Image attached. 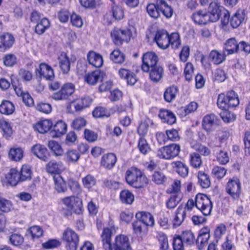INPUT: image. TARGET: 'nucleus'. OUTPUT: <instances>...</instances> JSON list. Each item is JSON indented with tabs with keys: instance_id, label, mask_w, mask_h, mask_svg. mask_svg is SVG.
Here are the masks:
<instances>
[{
	"instance_id": "nucleus-1",
	"label": "nucleus",
	"mask_w": 250,
	"mask_h": 250,
	"mask_svg": "<svg viewBox=\"0 0 250 250\" xmlns=\"http://www.w3.org/2000/svg\"><path fill=\"white\" fill-rule=\"evenodd\" d=\"M125 178L127 183L135 188H142L148 183V179L144 173L134 167L130 168L126 171Z\"/></svg>"
},
{
	"instance_id": "nucleus-2",
	"label": "nucleus",
	"mask_w": 250,
	"mask_h": 250,
	"mask_svg": "<svg viewBox=\"0 0 250 250\" xmlns=\"http://www.w3.org/2000/svg\"><path fill=\"white\" fill-rule=\"evenodd\" d=\"M146 10L149 15L154 19L160 16V12L167 18L172 16V8L165 0H156L155 4H149L147 6Z\"/></svg>"
},
{
	"instance_id": "nucleus-3",
	"label": "nucleus",
	"mask_w": 250,
	"mask_h": 250,
	"mask_svg": "<svg viewBox=\"0 0 250 250\" xmlns=\"http://www.w3.org/2000/svg\"><path fill=\"white\" fill-rule=\"evenodd\" d=\"M218 107L222 110L229 107H236L239 104L237 94L232 90L228 91L225 95L221 93L218 95L217 102Z\"/></svg>"
},
{
	"instance_id": "nucleus-4",
	"label": "nucleus",
	"mask_w": 250,
	"mask_h": 250,
	"mask_svg": "<svg viewBox=\"0 0 250 250\" xmlns=\"http://www.w3.org/2000/svg\"><path fill=\"white\" fill-rule=\"evenodd\" d=\"M195 206L204 215L208 216L211 213L213 206L207 195L203 193H198L195 198Z\"/></svg>"
},
{
	"instance_id": "nucleus-5",
	"label": "nucleus",
	"mask_w": 250,
	"mask_h": 250,
	"mask_svg": "<svg viewBox=\"0 0 250 250\" xmlns=\"http://www.w3.org/2000/svg\"><path fill=\"white\" fill-rule=\"evenodd\" d=\"M75 89V85L73 83H66L59 91L53 93L50 97L55 101L66 100L74 93Z\"/></svg>"
},
{
	"instance_id": "nucleus-6",
	"label": "nucleus",
	"mask_w": 250,
	"mask_h": 250,
	"mask_svg": "<svg viewBox=\"0 0 250 250\" xmlns=\"http://www.w3.org/2000/svg\"><path fill=\"white\" fill-rule=\"evenodd\" d=\"M62 202L67 208L74 213L80 214L83 212L82 200L77 196H70L62 199Z\"/></svg>"
},
{
	"instance_id": "nucleus-7",
	"label": "nucleus",
	"mask_w": 250,
	"mask_h": 250,
	"mask_svg": "<svg viewBox=\"0 0 250 250\" xmlns=\"http://www.w3.org/2000/svg\"><path fill=\"white\" fill-rule=\"evenodd\" d=\"M62 239L65 242L66 250H76L79 238L78 234L72 229H67L63 233Z\"/></svg>"
},
{
	"instance_id": "nucleus-8",
	"label": "nucleus",
	"mask_w": 250,
	"mask_h": 250,
	"mask_svg": "<svg viewBox=\"0 0 250 250\" xmlns=\"http://www.w3.org/2000/svg\"><path fill=\"white\" fill-rule=\"evenodd\" d=\"M226 191L233 199H238L241 192V184L240 180L233 177L229 180L226 186Z\"/></svg>"
},
{
	"instance_id": "nucleus-9",
	"label": "nucleus",
	"mask_w": 250,
	"mask_h": 250,
	"mask_svg": "<svg viewBox=\"0 0 250 250\" xmlns=\"http://www.w3.org/2000/svg\"><path fill=\"white\" fill-rule=\"evenodd\" d=\"M131 32L129 29L122 30L115 28L111 32V36L116 45L122 44L123 42H127L130 40Z\"/></svg>"
},
{
	"instance_id": "nucleus-10",
	"label": "nucleus",
	"mask_w": 250,
	"mask_h": 250,
	"mask_svg": "<svg viewBox=\"0 0 250 250\" xmlns=\"http://www.w3.org/2000/svg\"><path fill=\"white\" fill-rule=\"evenodd\" d=\"M170 36L164 29L158 30L155 35L154 41L157 45L163 49L167 48L170 43Z\"/></svg>"
},
{
	"instance_id": "nucleus-11",
	"label": "nucleus",
	"mask_w": 250,
	"mask_h": 250,
	"mask_svg": "<svg viewBox=\"0 0 250 250\" xmlns=\"http://www.w3.org/2000/svg\"><path fill=\"white\" fill-rule=\"evenodd\" d=\"M142 61V70L148 71L150 68L158 65V58L154 52H148L143 55Z\"/></svg>"
},
{
	"instance_id": "nucleus-12",
	"label": "nucleus",
	"mask_w": 250,
	"mask_h": 250,
	"mask_svg": "<svg viewBox=\"0 0 250 250\" xmlns=\"http://www.w3.org/2000/svg\"><path fill=\"white\" fill-rule=\"evenodd\" d=\"M110 250H132L129 238L125 235H119L115 238V243Z\"/></svg>"
},
{
	"instance_id": "nucleus-13",
	"label": "nucleus",
	"mask_w": 250,
	"mask_h": 250,
	"mask_svg": "<svg viewBox=\"0 0 250 250\" xmlns=\"http://www.w3.org/2000/svg\"><path fill=\"white\" fill-rule=\"evenodd\" d=\"M92 99L89 97H84L81 99L71 102L67 107L69 113H72L74 111L72 107H74L76 111H81L84 108L88 107L92 103Z\"/></svg>"
},
{
	"instance_id": "nucleus-14",
	"label": "nucleus",
	"mask_w": 250,
	"mask_h": 250,
	"mask_svg": "<svg viewBox=\"0 0 250 250\" xmlns=\"http://www.w3.org/2000/svg\"><path fill=\"white\" fill-rule=\"evenodd\" d=\"M225 8L221 6L217 1L211 2L208 7L210 21L216 22L220 18L221 15L225 10Z\"/></svg>"
},
{
	"instance_id": "nucleus-15",
	"label": "nucleus",
	"mask_w": 250,
	"mask_h": 250,
	"mask_svg": "<svg viewBox=\"0 0 250 250\" xmlns=\"http://www.w3.org/2000/svg\"><path fill=\"white\" fill-rule=\"evenodd\" d=\"M36 75L40 78H44L46 80L52 81L54 74L53 69L45 63H42L35 71Z\"/></svg>"
},
{
	"instance_id": "nucleus-16",
	"label": "nucleus",
	"mask_w": 250,
	"mask_h": 250,
	"mask_svg": "<svg viewBox=\"0 0 250 250\" xmlns=\"http://www.w3.org/2000/svg\"><path fill=\"white\" fill-rule=\"evenodd\" d=\"M15 42V38L9 33L0 35V52H4L10 49Z\"/></svg>"
},
{
	"instance_id": "nucleus-17",
	"label": "nucleus",
	"mask_w": 250,
	"mask_h": 250,
	"mask_svg": "<svg viewBox=\"0 0 250 250\" xmlns=\"http://www.w3.org/2000/svg\"><path fill=\"white\" fill-rule=\"evenodd\" d=\"M219 125V120L213 114L206 115L203 119L202 126L208 132H210Z\"/></svg>"
},
{
	"instance_id": "nucleus-18",
	"label": "nucleus",
	"mask_w": 250,
	"mask_h": 250,
	"mask_svg": "<svg viewBox=\"0 0 250 250\" xmlns=\"http://www.w3.org/2000/svg\"><path fill=\"white\" fill-rule=\"evenodd\" d=\"M59 67L64 74L68 73L70 70L71 62H74L75 60L70 59L67 54L64 52H62L58 58Z\"/></svg>"
},
{
	"instance_id": "nucleus-19",
	"label": "nucleus",
	"mask_w": 250,
	"mask_h": 250,
	"mask_svg": "<svg viewBox=\"0 0 250 250\" xmlns=\"http://www.w3.org/2000/svg\"><path fill=\"white\" fill-rule=\"evenodd\" d=\"M104 73L100 70H96L85 76V81L89 84L94 85L104 78Z\"/></svg>"
},
{
	"instance_id": "nucleus-20",
	"label": "nucleus",
	"mask_w": 250,
	"mask_h": 250,
	"mask_svg": "<svg viewBox=\"0 0 250 250\" xmlns=\"http://www.w3.org/2000/svg\"><path fill=\"white\" fill-rule=\"evenodd\" d=\"M116 161L117 158L114 154L108 153L103 156L101 164L106 169H111L115 166Z\"/></svg>"
},
{
	"instance_id": "nucleus-21",
	"label": "nucleus",
	"mask_w": 250,
	"mask_h": 250,
	"mask_svg": "<svg viewBox=\"0 0 250 250\" xmlns=\"http://www.w3.org/2000/svg\"><path fill=\"white\" fill-rule=\"evenodd\" d=\"M31 151L34 155L44 161H47V149L43 145L38 144L34 145L31 148Z\"/></svg>"
},
{
	"instance_id": "nucleus-22",
	"label": "nucleus",
	"mask_w": 250,
	"mask_h": 250,
	"mask_svg": "<svg viewBox=\"0 0 250 250\" xmlns=\"http://www.w3.org/2000/svg\"><path fill=\"white\" fill-rule=\"evenodd\" d=\"M136 218L146 227L152 226L154 223L152 215L149 212L145 211L138 212L136 214Z\"/></svg>"
},
{
	"instance_id": "nucleus-23",
	"label": "nucleus",
	"mask_w": 250,
	"mask_h": 250,
	"mask_svg": "<svg viewBox=\"0 0 250 250\" xmlns=\"http://www.w3.org/2000/svg\"><path fill=\"white\" fill-rule=\"evenodd\" d=\"M192 19L199 24H206L210 21L209 15L206 11L199 10L193 14Z\"/></svg>"
},
{
	"instance_id": "nucleus-24",
	"label": "nucleus",
	"mask_w": 250,
	"mask_h": 250,
	"mask_svg": "<svg viewBox=\"0 0 250 250\" xmlns=\"http://www.w3.org/2000/svg\"><path fill=\"white\" fill-rule=\"evenodd\" d=\"M53 179L54 184V189L58 193H64L67 191L66 183L60 175H54Z\"/></svg>"
},
{
	"instance_id": "nucleus-25",
	"label": "nucleus",
	"mask_w": 250,
	"mask_h": 250,
	"mask_svg": "<svg viewBox=\"0 0 250 250\" xmlns=\"http://www.w3.org/2000/svg\"><path fill=\"white\" fill-rule=\"evenodd\" d=\"M226 57L224 52H220L217 50H212L209 53L208 58L213 64L218 65L225 61Z\"/></svg>"
},
{
	"instance_id": "nucleus-26",
	"label": "nucleus",
	"mask_w": 250,
	"mask_h": 250,
	"mask_svg": "<svg viewBox=\"0 0 250 250\" xmlns=\"http://www.w3.org/2000/svg\"><path fill=\"white\" fill-rule=\"evenodd\" d=\"M145 72H149L150 79L155 83L158 82L163 76V69L158 65L150 68L149 71Z\"/></svg>"
},
{
	"instance_id": "nucleus-27",
	"label": "nucleus",
	"mask_w": 250,
	"mask_h": 250,
	"mask_svg": "<svg viewBox=\"0 0 250 250\" xmlns=\"http://www.w3.org/2000/svg\"><path fill=\"white\" fill-rule=\"evenodd\" d=\"M245 18V11L239 9L230 20V24L233 28L238 27L244 21Z\"/></svg>"
},
{
	"instance_id": "nucleus-28",
	"label": "nucleus",
	"mask_w": 250,
	"mask_h": 250,
	"mask_svg": "<svg viewBox=\"0 0 250 250\" xmlns=\"http://www.w3.org/2000/svg\"><path fill=\"white\" fill-rule=\"evenodd\" d=\"M62 164L61 162H57L55 161H50L46 166V169L48 173L53 175H60L62 171Z\"/></svg>"
},
{
	"instance_id": "nucleus-29",
	"label": "nucleus",
	"mask_w": 250,
	"mask_h": 250,
	"mask_svg": "<svg viewBox=\"0 0 250 250\" xmlns=\"http://www.w3.org/2000/svg\"><path fill=\"white\" fill-rule=\"evenodd\" d=\"M88 61L91 65L95 67H100L103 64L102 56L94 51H90L87 56Z\"/></svg>"
},
{
	"instance_id": "nucleus-30",
	"label": "nucleus",
	"mask_w": 250,
	"mask_h": 250,
	"mask_svg": "<svg viewBox=\"0 0 250 250\" xmlns=\"http://www.w3.org/2000/svg\"><path fill=\"white\" fill-rule=\"evenodd\" d=\"M5 177L8 183L12 186H16L21 182L19 171L15 168H11Z\"/></svg>"
},
{
	"instance_id": "nucleus-31",
	"label": "nucleus",
	"mask_w": 250,
	"mask_h": 250,
	"mask_svg": "<svg viewBox=\"0 0 250 250\" xmlns=\"http://www.w3.org/2000/svg\"><path fill=\"white\" fill-rule=\"evenodd\" d=\"M173 169L184 178L186 177L188 173V166L181 161H173Z\"/></svg>"
},
{
	"instance_id": "nucleus-32",
	"label": "nucleus",
	"mask_w": 250,
	"mask_h": 250,
	"mask_svg": "<svg viewBox=\"0 0 250 250\" xmlns=\"http://www.w3.org/2000/svg\"><path fill=\"white\" fill-rule=\"evenodd\" d=\"M224 49L228 55L236 53L239 51V43L235 38H230L226 42Z\"/></svg>"
},
{
	"instance_id": "nucleus-33",
	"label": "nucleus",
	"mask_w": 250,
	"mask_h": 250,
	"mask_svg": "<svg viewBox=\"0 0 250 250\" xmlns=\"http://www.w3.org/2000/svg\"><path fill=\"white\" fill-rule=\"evenodd\" d=\"M112 234V230L109 228H104L101 235L104 248L105 250L111 248V237Z\"/></svg>"
},
{
	"instance_id": "nucleus-34",
	"label": "nucleus",
	"mask_w": 250,
	"mask_h": 250,
	"mask_svg": "<svg viewBox=\"0 0 250 250\" xmlns=\"http://www.w3.org/2000/svg\"><path fill=\"white\" fill-rule=\"evenodd\" d=\"M67 125L62 121H59L53 126L51 131L52 137H59L64 134L66 131Z\"/></svg>"
},
{
	"instance_id": "nucleus-35",
	"label": "nucleus",
	"mask_w": 250,
	"mask_h": 250,
	"mask_svg": "<svg viewBox=\"0 0 250 250\" xmlns=\"http://www.w3.org/2000/svg\"><path fill=\"white\" fill-rule=\"evenodd\" d=\"M80 157V153L76 149H68L64 154V161L70 163H76Z\"/></svg>"
},
{
	"instance_id": "nucleus-36",
	"label": "nucleus",
	"mask_w": 250,
	"mask_h": 250,
	"mask_svg": "<svg viewBox=\"0 0 250 250\" xmlns=\"http://www.w3.org/2000/svg\"><path fill=\"white\" fill-rule=\"evenodd\" d=\"M52 126V123L49 120H43L36 124L34 128L40 133H44L47 132Z\"/></svg>"
},
{
	"instance_id": "nucleus-37",
	"label": "nucleus",
	"mask_w": 250,
	"mask_h": 250,
	"mask_svg": "<svg viewBox=\"0 0 250 250\" xmlns=\"http://www.w3.org/2000/svg\"><path fill=\"white\" fill-rule=\"evenodd\" d=\"M21 182L30 181L32 178V172L30 166L24 165L22 166L20 171H19Z\"/></svg>"
},
{
	"instance_id": "nucleus-38",
	"label": "nucleus",
	"mask_w": 250,
	"mask_h": 250,
	"mask_svg": "<svg viewBox=\"0 0 250 250\" xmlns=\"http://www.w3.org/2000/svg\"><path fill=\"white\" fill-rule=\"evenodd\" d=\"M181 188V181L179 180H175L173 184V200H174L175 203H178L182 197Z\"/></svg>"
},
{
	"instance_id": "nucleus-39",
	"label": "nucleus",
	"mask_w": 250,
	"mask_h": 250,
	"mask_svg": "<svg viewBox=\"0 0 250 250\" xmlns=\"http://www.w3.org/2000/svg\"><path fill=\"white\" fill-rule=\"evenodd\" d=\"M157 156L160 158L170 159L172 157V145L169 144L160 148L157 151Z\"/></svg>"
},
{
	"instance_id": "nucleus-40",
	"label": "nucleus",
	"mask_w": 250,
	"mask_h": 250,
	"mask_svg": "<svg viewBox=\"0 0 250 250\" xmlns=\"http://www.w3.org/2000/svg\"><path fill=\"white\" fill-rule=\"evenodd\" d=\"M15 110L14 104L11 102L4 100L0 105V112L5 115H11Z\"/></svg>"
},
{
	"instance_id": "nucleus-41",
	"label": "nucleus",
	"mask_w": 250,
	"mask_h": 250,
	"mask_svg": "<svg viewBox=\"0 0 250 250\" xmlns=\"http://www.w3.org/2000/svg\"><path fill=\"white\" fill-rule=\"evenodd\" d=\"M50 26V22L46 18H43L37 22L35 28V32L38 35L42 34Z\"/></svg>"
},
{
	"instance_id": "nucleus-42",
	"label": "nucleus",
	"mask_w": 250,
	"mask_h": 250,
	"mask_svg": "<svg viewBox=\"0 0 250 250\" xmlns=\"http://www.w3.org/2000/svg\"><path fill=\"white\" fill-rule=\"evenodd\" d=\"M120 199L122 203L130 205L134 200V196L129 190L125 189L120 192Z\"/></svg>"
},
{
	"instance_id": "nucleus-43",
	"label": "nucleus",
	"mask_w": 250,
	"mask_h": 250,
	"mask_svg": "<svg viewBox=\"0 0 250 250\" xmlns=\"http://www.w3.org/2000/svg\"><path fill=\"white\" fill-rule=\"evenodd\" d=\"M48 146L56 156H61L63 154V149L58 142L53 140L49 141Z\"/></svg>"
},
{
	"instance_id": "nucleus-44",
	"label": "nucleus",
	"mask_w": 250,
	"mask_h": 250,
	"mask_svg": "<svg viewBox=\"0 0 250 250\" xmlns=\"http://www.w3.org/2000/svg\"><path fill=\"white\" fill-rule=\"evenodd\" d=\"M198 182L200 186L204 188H208L210 185L209 176L203 171H199L198 173Z\"/></svg>"
},
{
	"instance_id": "nucleus-45",
	"label": "nucleus",
	"mask_w": 250,
	"mask_h": 250,
	"mask_svg": "<svg viewBox=\"0 0 250 250\" xmlns=\"http://www.w3.org/2000/svg\"><path fill=\"white\" fill-rule=\"evenodd\" d=\"M110 59L114 63H122L125 59V55L119 49H115L110 55Z\"/></svg>"
},
{
	"instance_id": "nucleus-46",
	"label": "nucleus",
	"mask_w": 250,
	"mask_h": 250,
	"mask_svg": "<svg viewBox=\"0 0 250 250\" xmlns=\"http://www.w3.org/2000/svg\"><path fill=\"white\" fill-rule=\"evenodd\" d=\"M189 163L194 168H199L202 164V160L200 155L196 152L190 153L189 155Z\"/></svg>"
},
{
	"instance_id": "nucleus-47",
	"label": "nucleus",
	"mask_w": 250,
	"mask_h": 250,
	"mask_svg": "<svg viewBox=\"0 0 250 250\" xmlns=\"http://www.w3.org/2000/svg\"><path fill=\"white\" fill-rule=\"evenodd\" d=\"M23 157V151L21 148H12L9 152V158L13 161H19Z\"/></svg>"
},
{
	"instance_id": "nucleus-48",
	"label": "nucleus",
	"mask_w": 250,
	"mask_h": 250,
	"mask_svg": "<svg viewBox=\"0 0 250 250\" xmlns=\"http://www.w3.org/2000/svg\"><path fill=\"white\" fill-rule=\"evenodd\" d=\"M182 239L187 245H191L195 241V238L193 233L190 230H186L183 232Z\"/></svg>"
},
{
	"instance_id": "nucleus-49",
	"label": "nucleus",
	"mask_w": 250,
	"mask_h": 250,
	"mask_svg": "<svg viewBox=\"0 0 250 250\" xmlns=\"http://www.w3.org/2000/svg\"><path fill=\"white\" fill-rule=\"evenodd\" d=\"M166 134L162 132H158L156 134V137L158 143L162 145L166 143L168 140L171 139L172 130L166 131Z\"/></svg>"
},
{
	"instance_id": "nucleus-50",
	"label": "nucleus",
	"mask_w": 250,
	"mask_h": 250,
	"mask_svg": "<svg viewBox=\"0 0 250 250\" xmlns=\"http://www.w3.org/2000/svg\"><path fill=\"white\" fill-rule=\"evenodd\" d=\"M216 159L220 165H226L229 162V154L227 151L221 150L216 155Z\"/></svg>"
},
{
	"instance_id": "nucleus-51",
	"label": "nucleus",
	"mask_w": 250,
	"mask_h": 250,
	"mask_svg": "<svg viewBox=\"0 0 250 250\" xmlns=\"http://www.w3.org/2000/svg\"><path fill=\"white\" fill-rule=\"evenodd\" d=\"M159 117L164 123H167L169 125L172 124V112L170 110L165 109H161L159 114Z\"/></svg>"
},
{
	"instance_id": "nucleus-52",
	"label": "nucleus",
	"mask_w": 250,
	"mask_h": 250,
	"mask_svg": "<svg viewBox=\"0 0 250 250\" xmlns=\"http://www.w3.org/2000/svg\"><path fill=\"white\" fill-rule=\"evenodd\" d=\"M173 220V225L175 226H180L184 219L186 216L185 210L183 208H178L177 210Z\"/></svg>"
},
{
	"instance_id": "nucleus-53",
	"label": "nucleus",
	"mask_w": 250,
	"mask_h": 250,
	"mask_svg": "<svg viewBox=\"0 0 250 250\" xmlns=\"http://www.w3.org/2000/svg\"><path fill=\"white\" fill-rule=\"evenodd\" d=\"M220 116L223 121L226 123H229L235 119V115L229 111L228 109L222 110L220 113Z\"/></svg>"
},
{
	"instance_id": "nucleus-54",
	"label": "nucleus",
	"mask_w": 250,
	"mask_h": 250,
	"mask_svg": "<svg viewBox=\"0 0 250 250\" xmlns=\"http://www.w3.org/2000/svg\"><path fill=\"white\" fill-rule=\"evenodd\" d=\"M10 243L15 246H19L22 244L24 238L18 233H13L9 237Z\"/></svg>"
},
{
	"instance_id": "nucleus-55",
	"label": "nucleus",
	"mask_w": 250,
	"mask_h": 250,
	"mask_svg": "<svg viewBox=\"0 0 250 250\" xmlns=\"http://www.w3.org/2000/svg\"><path fill=\"white\" fill-rule=\"evenodd\" d=\"M194 70V68L192 63L189 62L186 63L184 68V74L187 81L189 82L192 79Z\"/></svg>"
},
{
	"instance_id": "nucleus-56",
	"label": "nucleus",
	"mask_w": 250,
	"mask_h": 250,
	"mask_svg": "<svg viewBox=\"0 0 250 250\" xmlns=\"http://www.w3.org/2000/svg\"><path fill=\"white\" fill-rule=\"evenodd\" d=\"M113 18L115 20H120L124 18V11L121 7L118 5H113L112 6L111 11Z\"/></svg>"
},
{
	"instance_id": "nucleus-57",
	"label": "nucleus",
	"mask_w": 250,
	"mask_h": 250,
	"mask_svg": "<svg viewBox=\"0 0 250 250\" xmlns=\"http://www.w3.org/2000/svg\"><path fill=\"white\" fill-rule=\"evenodd\" d=\"M0 128L3 132V135L6 138L9 137L12 133V129L10 125L4 120H0Z\"/></svg>"
},
{
	"instance_id": "nucleus-58",
	"label": "nucleus",
	"mask_w": 250,
	"mask_h": 250,
	"mask_svg": "<svg viewBox=\"0 0 250 250\" xmlns=\"http://www.w3.org/2000/svg\"><path fill=\"white\" fill-rule=\"evenodd\" d=\"M92 114L93 116L95 118L108 117L110 116V114L107 110L105 108L102 106L95 108Z\"/></svg>"
},
{
	"instance_id": "nucleus-59",
	"label": "nucleus",
	"mask_w": 250,
	"mask_h": 250,
	"mask_svg": "<svg viewBox=\"0 0 250 250\" xmlns=\"http://www.w3.org/2000/svg\"><path fill=\"white\" fill-rule=\"evenodd\" d=\"M17 57L13 54H8L3 58L4 64L6 66H13L17 63Z\"/></svg>"
},
{
	"instance_id": "nucleus-60",
	"label": "nucleus",
	"mask_w": 250,
	"mask_h": 250,
	"mask_svg": "<svg viewBox=\"0 0 250 250\" xmlns=\"http://www.w3.org/2000/svg\"><path fill=\"white\" fill-rule=\"evenodd\" d=\"M138 147L141 153L146 154L149 150L150 147L146 139L141 137L139 140Z\"/></svg>"
},
{
	"instance_id": "nucleus-61",
	"label": "nucleus",
	"mask_w": 250,
	"mask_h": 250,
	"mask_svg": "<svg viewBox=\"0 0 250 250\" xmlns=\"http://www.w3.org/2000/svg\"><path fill=\"white\" fill-rule=\"evenodd\" d=\"M84 187L87 188H90L95 185L96 179L91 175H87L82 179Z\"/></svg>"
},
{
	"instance_id": "nucleus-62",
	"label": "nucleus",
	"mask_w": 250,
	"mask_h": 250,
	"mask_svg": "<svg viewBox=\"0 0 250 250\" xmlns=\"http://www.w3.org/2000/svg\"><path fill=\"white\" fill-rule=\"evenodd\" d=\"M86 124L85 119L82 117H78L74 119L71 123V126L75 129L80 130L85 126Z\"/></svg>"
},
{
	"instance_id": "nucleus-63",
	"label": "nucleus",
	"mask_w": 250,
	"mask_h": 250,
	"mask_svg": "<svg viewBox=\"0 0 250 250\" xmlns=\"http://www.w3.org/2000/svg\"><path fill=\"white\" fill-rule=\"evenodd\" d=\"M227 173V169L224 167L215 166L212 169V173L218 179L224 177Z\"/></svg>"
},
{
	"instance_id": "nucleus-64",
	"label": "nucleus",
	"mask_w": 250,
	"mask_h": 250,
	"mask_svg": "<svg viewBox=\"0 0 250 250\" xmlns=\"http://www.w3.org/2000/svg\"><path fill=\"white\" fill-rule=\"evenodd\" d=\"M184 241L180 235L175 236L173 239V249L174 250H184Z\"/></svg>"
}]
</instances>
